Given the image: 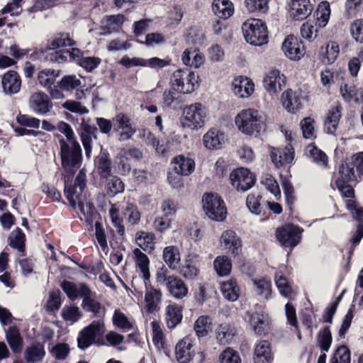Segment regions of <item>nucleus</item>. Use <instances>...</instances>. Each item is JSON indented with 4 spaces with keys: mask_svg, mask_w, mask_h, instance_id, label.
<instances>
[{
    "mask_svg": "<svg viewBox=\"0 0 363 363\" xmlns=\"http://www.w3.org/2000/svg\"><path fill=\"white\" fill-rule=\"evenodd\" d=\"M263 85L270 93H277L285 85V77L278 69H272L263 80Z\"/></svg>",
    "mask_w": 363,
    "mask_h": 363,
    "instance_id": "obj_19",
    "label": "nucleus"
},
{
    "mask_svg": "<svg viewBox=\"0 0 363 363\" xmlns=\"http://www.w3.org/2000/svg\"><path fill=\"white\" fill-rule=\"evenodd\" d=\"M123 15H112L106 16V23L103 26L101 35H106L118 32L123 24Z\"/></svg>",
    "mask_w": 363,
    "mask_h": 363,
    "instance_id": "obj_38",
    "label": "nucleus"
},
{
    "mask_svg": "<svg viewBox=\"0 0 363 363\" xmlns=\"http://www.w3.org/2000/svg\"><path fill=\"white\" fill-rule=\"evenodd\" d=\"M333 342L332 333L329 326L320 329L317 335V343L322 352L329 351Z\"/></svg>",
    "mask_w": 363,
    "mask_h": 363,
    "instance_id": "obj_39",
    "label": "nucleus"
},
{
    "mask_svg": "<svg viewBox=\"0 0 363 363\" xmlns=\"http://www.w3.org/2000/svg\"><path fill=\"white\" fill-rule=\"evenodd\" d=\"M172 164L174 165V171L180 175L188 176L191 174L195 169V162L194 160L186 157L184 155H178L173 158Z\"/></svg>",
    "mask_w": 363,
    "mask_h": 363,
    "instance_id": "obj_23",
    "label": "nucleus"
},
{
    "mask_svg": "<svg viewBox=\"0 0 363 363\" xmlns=\"http://www.w3.org/2000/svg\"><path fill=\"white\" fill-rule=\"evenodd\" d=\"M315 320V315L311 308H306L301 313V323L306 327L309 335L311 337L313 333V323Z\"/></svg>",
    "mask_w": 363,
    "mask_h": 363,
    "instance_id": "obj_58",
    "label": "nucleus"
},
{
    "mask_svg": "<svg viewBox=\"0 0 363 363\" xmlns=\"http://www.w3.org/2000/svg\"><path fill=\"white\" fill-rule=\"evenodd\" d=\"M6 342L14 353L21 352L23 347V340L16 326H10L5 330Z\"/></svg>",
    "mask_w": 363,
    "mask_h": 363,
    "instance_id": "obj_26",
    "label": "nucleus"
},
{
    "mask_svg": "<svg viewBox=\"0 0 363 363\" xmlns=\"http://www.w3.org/2000/svg\"><path fill=\"white\" fill-rule=\"evenodd\" d=\"M152 328V342L158 350H164V335L159 324L155 321L151 323Z\"/></svg>",
    "mask_w": 363,
    "mask_h": 363,
    "instance_id": "obj_57",
    "label": "nucleus"
},
{
    "mask_svg": "<svg viewBox=\"0 0 363 363\" xmlns=\"http://www.w3.org/2000/svg\"><path fill=\"white\" fill-rule=\"evenodd\" d=\"M70 348L67 343L58 342L50 349V352L57 360H64L69 354Z\"/></svg>",
    "mask_w": 363,
    "mask_h": 363,
    "instance_id": "obj_50",
    "label": "nucleus"
},
{
    "mask_svg": "<svg viewBox=\"0 0 363 363\" xmlns=\"http://www.w3.org/2000/svg\"><path fill=\"white\" fill-rule=\"evenodd\" d=\"M339 174L349 181H357L363 176V151L353 155L339 167Z\"/></svg>",
    "mask_w": 363,
    "mask_h": 363,
    "instance_id": "obj_9",
    "label": "nucleus"
},
{
    "mask_svg": "<svg viewBox=\"0 0 363 363\" xmlns=\"http://www.w3.org/2000/svg\"><path fill=\"white\" fill-rule=\"evenodd\" d=\"M206 111L200 103L185 106L180 118L181 125L184 128L198 130L204 125Z\"/></svg>",
    "mask_w": 363,
    "mask_h": 363,
    "instance_id": "obj_5",
    "label": "nucleus"
},
{
    "mask_svg": "<svg viewBox=\"0 0 363 363\" xmlns=\"http://www.w3.org/2000/svg\"><path fill=\"white\" fill-rule=\"evenodd\" d=\"M350 350L345 345L337 347L333 357H331L330 363H350Z\"/></svg>",
    "mask_w": 363,
    "mask_h": 363,
    "instance_id": "obj_47",
    "label": "nucleus"
},
{
    "mask_svg": "<svg viewBox=\"0 0 363 363\" xmlns=\"http://www.w3.org/2000/svg\"><path fill=\"white\" fill-rule=\"evenodd\" d=\"M57 74H55V71L54 69H43L38 74V81L39 83L49 89L52 86L55 80Z\"/></svg>",
    "mask_w": 363,
    "mask_h": 363,
    "instance_id": "obj_55",
    "label": "nucleus"
},
{
    "mask_svg": "<svg viewBox=\"0 0 363 363\" xmlns=\"http://www.w3.org/2000/svg\"><path fill=\"white\" fill-rule=\"evenodd\" d=\"M341 107L337 106L329 111L324 123V128L327 133L334 134L337 128L341 118Z\"/></svg>",
    "mask_w": 363,
    "mask_h": 363,
    "instance_id": "obj_32",
    "label": "nucleus"
},
{
    "mask_svg": "<svg viewBox=\"0 0 363 363\" xmlns=\"http://www.w3.org/2000/svg\"><path fill=\"white\" fill-rule=\"evenodd\" d=\"M62 107L72 113H79L80 115L89 112L86 107L83 106L80 102L74 100H67L62 104Z\"/></svg>",
    "mask_w": 363,
    "mask_h": 363,
    "instance_id": "obj_63",
    "label": "nucleus"
},
{
    "mask_svg": "<svg viewBox=\"0 0 363 363\" xmlns=\"http://www.w3.org/2000/svg\"><path fill=\"white\" fill-rule=\"evenodd\" d=\"M220 291L224 298L230 301H235L240 296V288L235 279L223 282Z\"/></svg>",
    "mask_w": 363,
    "mask_h": 363,
    "instance_id": "obj_35",
    "label": "nucleus"
},
{
    "mask_svg": "<svg viewBox=\"0 0 363 363\" xmlns=\"http://www.w3.org/2000/svg\"><path fill=\"white\" fill-rule=\"evenodd\" d=\"M113 323L118 328L123 330H130L132 328V325L126 315L117 310L115 311L113 316Z\"/></svg>",
    "mask_w": 363,
    "mask_h": 363,
    "instance_id": "obj_64",
    "label": "nucleus"
},
{
    "mask_svg": "<svg viewBox=\"0 0 363 363\" xmlns=\"http://www.w3.org/2000/svg\"><path fill=\"white\" fill-rule=\"evenodd\" d=\"M357 89L353 84L343 83L340 86V94L345 101H354L355 96L358 95Z\"/></svg>",
    "mask_w": 363,
    "mask_h": 363,
    "instance_id": "obj_61",
    "label": "nucleus"
},
{
    "mask_svg": "<svg viewBox=\"0 0 363 363\" xmlns=\"http://www.w3.org/2000/svg\"><path fill=\"white\" fill-rule=\"evenodd\" d=\"M357 182V181H349L340 176V178H338L336 180L335 184L342 196L351 199L354 196V191L352 186L348 184V183Z\"/></svg>",
    "mask_w": 363,
    "mask_h": 363,
    "instance_id": "obj_52",
    "label": "nucleus"
},
{
    "mask_svg": "<svg viewBox=\"0 0 363 363\" xmlns=\"http://www.w3.org/2000/svg\"><path fill=\"white\" fill-rule=\"evenodd\" d=\"M166 287L169 294L177 299L184 298L188 294V287L185 283L181 278L176 276L170 278Z\"/></svg>",
    "mask_w": 363,
    "mask_h": 363,
    "instance_id": "obj_27",
    "label": "nucleus"
},
{
    "mask_svg": "<svg viewBox=\"0 0 363 363\" xmlns=\"http://www.w3.org/2000/svg\"><path fill=\"white\" fill-rule=\"evenodd\" d=\"M220 242L234 257L238 256L241 252L242 240L235 231L232 230H225L221 235Z\"/></svg>",
    "mask_w": 363,
    "mask_h": 363,
    "instance_id": "obj_17",
    "label": "nucleus"
},
{
    "mask_svg": "<svg viewBox=\"0 0 363 363\" xmlns=\"http://www.w3.org/2000/svg\"><path fill=\"white\" fill-rule=\"evenodd\" d=\"M30 108L39 115H46L52 108L48 95L42 91L33 94L29 100Z\"/></svg>",
    "mask_w": 363,
    "mask_h": 363,
    "instance_id": "obj_14",
    "label": "nucleus"
},
{
    "mask_svg": "<svg viewBox=\"0 0 363 363\" xmlns=\"http://www.w3.org/2000/svg\"><path fill=\"white\" fill-rule=\"evenodd\" d=\"M107 194L109 196H114L124 191V184L120 178L112 176L107 182Z\"/></svg>",
    "mask_w": 363,
    "mask_h": 363,
    "instance_id": "obj_54",
    "label": "nucleus"
},
{
    "mask_svg": "<svg viewBox=\"0 0 363 363\" xmlns=\"http://www.w3.org/2000/svg\"><path fill=\"white\" fill-rule=\"evenodd\" d=\"M65 183V194L66 196L67 199L69 201L70 205L73 207H76V201L77 200L79 201L78 206L80 208L81 211H83L84 205L83 203L79 201V196L81 195V193H79V190L77 191V186H75L74 184H69V182Z\"/></svg>",
    "mask_w": 363,
    "mask_h": 363,
    "instance_id": "obj_42",
    "label": "nucleus"
},
{
    "mask_svg": "<svg viewBox=\"0 0 363 363\" xmlns=\"http://www.w3.org/2000/svg\"><path fill=\"white\" fill-rule=\"evenodd\" d=\"M155 236L152 233L138 231L135 234V241L138 245L144 251L150 253L155 249Z\"/></svg>",
    "mask_w": 363,
    "mask_h": 363,
    "instance_id": "obj_33",
    "label": "nucleus"
},
{
    "mask_svg": "<svg viewBox=\"0 0 363 363\" xmlns=\"http://www.w3.org/2000/svg\"><path fill=\"white\" fill-rule=\"evenodd\" d=\"M206 215L212 220L223 221L227 215L224 201L217 194H205L202 199Z\"/></svg>",
    "mask_w": 363,
    "mask_h": 363,
    "instance_id": "obj_7",
    "label": "nucleus"
},
{
    "mask_svg": "<svg viewBox=\"0 0 363 363\" xmlns=\"http://www.w3.org/2000/svg\"><path fill=\"white\" fill-rule=\"evenodd\" d=\"M339 45L336 42H330L319 51L320 59L325 64H332L339 55Z\"/></svg>",
    "mask_w": 363,
    "mask_h": 363,
    "instance_id": "obj_31",
    "label": "nucleus"
},
{
    "mask_svg": "<svg viewBox=\"0 0 363 363\" xmlns=\"http://www.w3.org/2000/svg\"><path fill=\"white\" fill-rule=\"evenodd\" d=\"M101 63V59L97 57H82L78 60L77 64L87 72H91Z\"/></svg>",
    "mask_w": 363,
    "mask_h": 363,
    "instance_id": "obj_62",
    "label": "nucleus"
},
{
    "mask_svg": "<svg viewBox=\"0 0 363 363\" xmlns=\"http://www.w3.org/2000/svg\"><path fill=\"white\" fill-rule=\"evenodd\" d=\"M191 340L185 337L177 342L175 346V356L179 363H189L192 359L193 352Z\"/></svg>",
    "mask_w": 363,
    "mask_h": 363,
    "instance_id": "obj_22",
    "label": "nucleus"
},
{
    "mask_svg": "<svg viewBox=\"0 0 363 363\" xmlns=\"http://www.w3.org/2000/svg\"><path fill=\"white\" fill-rule=\"evenodd\" d=\"M45 354L43 344L37 342L26 347L24 351V358L28 363H38L43 360Z\"/></svg>",
    "mask_w": 363,
    "mask_h": 363,
    "instance_id": "obj_25",
    "label": "nucleus"
},
{
    "mask_svg": "<svg viewBox=\"0 0 363 363\" xmlns=\"http://www.w3.org/2000/svg\"><path fill=\"white\" fill-rule=\"evenodd\" d=\"M212 10L218 18L227 19L233 15L234 8L229 0H213Z\"/></svg>",
    "mask_w": 363,
    "mask_h": 363,
    "instance_id": "obj_29",
    "label": "nucleus"
},
{
    "mask_svg": "<svg viewBox=\"0 0 363 363\" xmlns=\"http://www.w3.org/2000/svg\"><path fill=\"white\" fill-rule=\"evenodd\" d=\"M281 101L283 106L289 113H295L301 106V99L299 94L288 89L282 94Z\"/></svg>",
    "mask_w": 363,
    "mask_h": 363,
    "instance_id": "obj_28",
    "label": "nucleus"
},
{
    "mask_svg": "<svg viewBox=\"0 0 363 363\" xmlns=\"http://www.w3.org/2000/svg\"><path fill=\"white\" fill-rule=\"evenodd\" d=\"M239 130L247 135L260 133L265 128L262 117L257 110H242L237 115L235 120Z\"/></svg>",
    "mask_w": 363,
    "mask_h": 363,
    "instance_id": "obj_4",
    "label": "nucleus"
},
{
    "mask_svg": "<svg viewBox=\"0 0 363 363\" xmlns=\"http://www.w3.org/2000/svg\"><path fill=\"white\" fill-rule=\"evenodd\" d=\"M214 269L217 274L220 276H226L231 271V261L227 256H220L216 257L213 262Z\"/></svg>",
    "mask_w": 363,
    "mask_h": 363,
    "instance_id": "obj_46",
    "label": "nucleus"
},
{
    "mask_svg": "<svg viewBox=\"0 0 363 363\" xmlns=\"http://www.w3.org/2000/svg\"><path fill=\"white\" fill-rule=\"evenodd\" d=\"M307 149L313 162L322 167L327 166L328 160L324 152L314 145H309Z\"/></svg>",
    "mask_w": 363,
    "mask_h": 363,
    "instance_id": "obj_49",
    "label": "nucleus"
},
{
    "mask_svg": "<svg viewBox=\"0 0 363 363\" xmlns=\"http://www.w3.org/2000/svg\"><path fill=\"white\" fill-rule=\"evenodd\" d=\"M232 86L234 94L240 98L248 97L254 91L253 82L247 77L235 78Z\"/></svg>",
    "mask_w": 363,
    "mask_h": 363,
    "instance_id": "obj_24",
    "label": "nucleus"
},
{
    "mask_svg": "<svg viewBox=\"0 0 363 363\" xmlns=\"http://www.w3.org/2000/svg\"><path fill=\"white\" fill-rule=\"evenodd\" d=\"M199 76L190 68L179 69L174 72L171 82L174 89L184 94H189L195 90Z\"/></svg>",
    "mask_w": 363,
    "mask_h": 363,
    "instance_id": "obj_6",
    "label": "nucleus"
},
{
    "mask_svg": "<svg viewBox=\"0 0 363 363\" xmlns=\"http://www.w3.org/2000/svg\"><path fill=\"white\" fill-rule=\"evenodd\" d=\"M242 30L245 40L252 45L261 46L268 42L267 26L260 19H247L243 23Z\"/></svg>",
    "mask_w": 363,
    "mask_h": 363,
    "instance_id": "obj_2",
    "label": "nucleus"
},
{
    "mask_svg": "<svg viewBox=\"0 0 363 363\" xmlns=\"http://www.w3.org/2000/svg\"><path fill=\"white\" fill-rule=\"evenodd\" d=\"M137 267L140 269L143 274L145 281L149 280L150 273L149 270L150 260L148 257L143 253L140 249L135 248L133 251Z\"/></svg>",
    "mask_w": 363,
    "mask_h": 363,
    "instance_id": "obj_34",
    "label": "nucleus"
},
{
    "mask_svg": "<svg viewBox=\"0 0 363 363\" xmlns=\"http://www.w3.org/2000/svg\"><path fill=\"white\" fill-rule=\"evenodd\" d=\"M97 133L98 129L96 126L85 123L84 120L82 119V122L78 129V133L80 136L84 148L85 155L87 158L91 157L93 139H97Z\"/></svg>",
    "mask_w": 363,
    "mask_h": 363,
    "instance_id": "obj_13",
    "label": "nucleus"
},
{
    "mask_svg": "<svg viewBox=\"0 0 363 363\" xmlns=\"http://www.w3.org/2000/svg\"><path fill=\"white\" fill-rule=\"evenodd\" d=\"M91 290L87 284H83L81 286V297L83 298L82 303V309L89 313H91L96 318H103L105 315L106 310L97 300L90 297Z\"/></svg>",
    "mask_w": 363,
    "mask_h": 363,
    "instance_id": "obj_11",
    "label": "nucleus"
},
{
    "mask_svg": "<svg viewBox=\"0 0 363 363\" xmlns=\"http://www.w3.org/2000/svg\"><path fill=\"white\" fill-rule=\"evenodd\" d=\"M162 257L164 262L172 269H174L176 265L180 260V255L178 248L174 246H167L164 248Z\"/></svg>",
    "mask_w": 363,
    "mask_h": 363,
    "instance_id": "obj_43",
    "label": "nucleus"
},
{
    "mask_svg": "<svg viewBox=\"0 0 363 363\" xmlns=\"http://www.w3.org/2000/svg\"><path fill=\"white\" fill-rule=\"evenodd\" d=\"M166 321L169 328H174L182 320L180 308L177 304H170L166 308Z\"/></svg>",
    "mask_w": 363,
    "mask_h": 363,
    "instance_id": "obj_37",
    "label": "nucleus"
},
{
    "mask_svg": "<svg viewBox=\"0 0 363 363\" xmlns=\"http://www.w3.org/2000/svg\"><path fill=\"white\" fill-rule=\"evenodd\" d=\"M220 363H241V359L238 352L230 347L223 350L220 356Z\"/></svg>",
    "mask_w": 363,
    "mask_h": 363,
    "instance_id": "obj_59",
    "label": "nucleus"
},
{
    "mask_svg": "<svg viewBox=\"0 0 363 363\" xmlns=\"http://www.w3.org/2000/svg\"><path fill=\"white\" fill-rule=\"evenodd\" d=\"M1 86L5 94L12 95L17 94L21 89V80L15 71H9L4 74Z\"/></svg>",
    "mask_w": 363,
    "mask_h": 363,
    "instance_id": "obj_21",
    "label": "nucleus"
},
{
    "mask_svg": "<svg viewBox=\"0 0 363 363\" xmlns=\"http://www.w3.org/2000/svg\"><path fill=\"white\" fill-rule=\"evenodd\" d=\"M104 332L105 325L102 320L91 322L79 332L77 337L78 347L84 350L93 344L98 346L106 344L103 339L99 338L104 335Z\"/></svg>",
    "mask_w": 363,
    "mask_h": 363,
    "instance_id": "obj_3",
    "label": "nucleus"
},
{
    "mask_svg": "<svg viewBox=\"0 0 363 363\" xmlns=\"http://www.w3.org/2000/svg\"><path fill=\"white\" fill-rule=\"evenodd\" d=\"M303 229L293 223L284 224L276 230V238L284 247L294 249L301 240Z\"/></svg>",
    "mask_w": 363,
    "mask_h": 363,
    "instance_id": "obj_8",
    "label": "nucleus"
},
{
    "mask_svg": "<svg viewBox=\"0 0 363 363\" xmlns=\"http://www.w3.org/2000/svg\"><path fill=\"white\" fill-rule=\"evenodd\" d=\"M74 44V40L69 38L68 33H60L55 36L52 40L48 41L44 48L37 49L32 55H37V57H40L41 55L48 50H54L61 47L72 46Z\"/></svg>",
    "mask_w": 363,
    "mask_h": 363,
    "instance_id": "obj_16",
    "label": "nucleus"
},
{
    "mask_svg": "<svg viewBox=\"0 0 363 363\" xmlns=\"http://www.w3.org/2000/svg\"><path fill=\"white\" fill-rule=\"evenodd\" d=\"M61 313L62 318L67 322L75 323L82 317V313L77 306H65Z\"/></svg>",
    "mask_w": 363,
    "mask_h": 363,
    "instance_id": "obj_51",
    "label": "nucleus"
},
{
    "mask_svg": "<svg viewBox=\"0 0 363 363\" xmlns=\"http://www.w3.org/2000/svg\"><path fill=\"white\" fill-rule=\"evenodd\" d=\"M224 140V133L216 129H211L208 131L203 138L206 147L211 150L220 148Z\"/></svg>",
    "mask_w": 363,
    "mask_h": 363,
    "instance_id": "obj_30",
    "label": "nucleus"
},
{
    "mask_svg": "<svg viewBox=\"0 0 363 363\" xmlns=\"http://www.w3.org/2000/svg\"><path fill=\"white\" fill-rule=\"evenodd\" d=\"M312 10L309 0H291L289 13L294 20L302 21L311 14Z\"/></svg>",
    "mask_w": 363,
    "mask_h": 363,
    "instance_id": "obj_15",
    "label": "nucleus"
},
{
    "mask_svg": "<svg viewBox=\"0 0 363 363\" xmlns=\"http://www.w3.org/2000/svg\"><path fill=\"white\" fill-rule=\"evenodd\" d=\"M96 162L100 176L103 178H108L111 172V160L108 157V153H101Z\"/></svg>",
    "mask_w": 363,
    "mask_h": 363,
    "instance_id": "obj_44",
    "label": "nucleus"
},
{
    "mask_svg": "<svg viewBox=\"0 0 363 363\" xmlns=\"http://www.w3.org/2000/svg\"><path fill=\"white\" fill-rule=\"evenodd\" d=\"M124 216L126 217L128 223L132 225H136L140 220V213L137 206L133 203H128L124 208Z\"/></svg>",
    "mask_w": 363,
    "mask_h": 363,
    "instance_id": "obj_56",
    "label": "nucleus"
},
{
    "mask_svg": "<svg viewBox=\"0 0 363 363\" xmlns=\"http://www.w3.org/2000/svg\"><path fill=\"white\" fill-rule=\"evenodd\" d=\"M209 323V317L201 315L194 323V330L199 337H203L208 335L207 325Z\"/></svg>",
    "mask_w": 363,
    "mask_h": 363,
    "instance_id": "obj_60",
    "label": "nucleus"
},
{
    "mask_svg": "<svg viewBox=\"0 0 363 363\" xmlns=\"http://www.w3.org/2000/svg\"><path fill=\"white\" fill-rule=\"evenodd\" d=\"M61 165L65 172L63 179L65 182L71 181L76 171L82 162V150L78 141L69 144L64 138L59 140Z\"/></svg>",
    "mask_w": 363,
    "mask_h": 363,
    "instance_id": "obj_1",
    "label": "nucleus"
},
{
    "mask_svg": "<svg viewBox=\"0 0 363 363\" xmlns=\"http://www.w3.org/2000/svg\"><path fill=\"white\" fill-rule=\"evenodd\" d=\"M162 293L160 289L152 288L147 291L145 295V301L146 303V311L149 313L154 312L157 308V305L160 301Z\"/></svg>",
    "mask_w": 363,
    "mask_h": 363,
    "instance_id": "obj_40",
    "label": "nucleus"
},
{
    "mask_svg": "<svg viewBox=\"0 0 363 363\" xmlns=\"http://www.w3.org/2000/svg\"><path fill=\"white\" fill-rule=\"evenodd\" d=\"M57 84L61 89L70 91L79 86L81 81L75 75H65Z\"/></svg>",
    "mask_w": 363,
    "mask_h": 363,
    "instance_id": "obj_53",
    "label": "nucleus"
},
{
    "mask_svg": "<svg viewBox=\"0 0 363 363\" xmlns=\"http://www.w3.org/2000/svg\"><path fill=\"white\" fill-rule=\"evenodd\" d=\"M250 323L255 333L257 335H265L269 330V315L262 311L251 313Z\"/></svg>",
    "mask_w": 363,
    "mask_h": 363,
    "instance_id": "obj_18",
    "label": "nucleus"
},
{
    "mask_svg": "<svg viewBox=\"0 0 363 363\" xmlns=\"http://www.w3.org/2000/svg\"><path fill=\"white\" fill-rule=\"evenodd\" d=\"M281 48L285 55L291 60H299L305 54L303 43L293 35L286 38Z\"/></svg>",
    "mask_w": 363,
    "mask_h": 363,
    "instance_id": "obj_12",
    "label": "nucleus"
},
{
    "mask_svg": "<svg viewBox=\"0 0 363 363\" xmlns=\"http://www.w3.org/2000/svg\"><path fill=\"white\" fill-rule=\"evenodd\" d=\"M271 159L277 167L284 164H290L294 159V150L291 144H288L281 149H274L271 152Z\"/></svg>",
    "mask_w": 363,
    "mask_h": 363,
    "instance_id": "obj_20",
    "label": "nucleus"
},
{
    "mask_svg": "<svg viewBox=\"0 0 363 363\" xmlns=\"http://www.w3.org/2000/svg\"><path fill=\"white\" fill-rule=\"evenodd\" d=\"M85 283H80L77 285L75 283L64 280L62 281L60 286L67 297L72 300H76L79 296L81 297V286Z\"/></svg>",
    "mask_w": 363,
    "mask_h": 363,
    "instance_id": "obj_45",
    "label": "nucleus"
},
{
    "mask_svg": "<svg viewBox=\"0 0 363 363\" xmlns=\"http://www.w3.org/2000/svg\"><path fill=\"white\" fill-rule=\"evenodd\" d=\"M9 245L17 250L21 253V256L25 255V241L26 235L23 233L22 230L19 228H16L13 230L9 237Z\"/></svg>",
    "mask_w": 363,
    "mask_h": 363,
    "instance_id": "obj_36",
    "label": "nucleus"
},
{
    "mask_svg": "<svg viewBox=\"0 0 363 363\" xmlns=\"http://www.w3.org/2000/svg\"><path fill=\"white\" fill-rule=\"evenodd\" d=\"M232 186L238 191L245 192L251 189L256 182V177L247 168L234 169L230 174Z\"/></svg>",
    "mask_w": 363,
    "mask_h": 363,
    "instance_id": "obj_10",
    "label": "nucleus"
},
{
    "mask_svg": "<svg viewBox=\"0 0 363 363\" xmlns=\"http://www.w3.org/2000/svg\"><path fill=\"white\" fill-rule=\"evenodd\" d=\"M255 286L256 294L264 299H269L272 294V284L270 280L267 279H252Z\"/></svg>",
    "mask_w": 363,
    "mask_h": 363,
    "instance_id": "obj_41",
    "label": "nucleus"
},
{
    "mask_svg": "<svg viewBox=\"0 0 363 363\" xmlns=\"http://www.w3.org/2000/svg\"><path fill=\"white\" fill-rule=\"evenodd\" d=\"M262 196L249 194L246 199V205L250 211L255 215H261L264 211V205L260 203Z\"/></svg>",
    "mask_w": 363,
    "mask_h": 363,
    "instance_id": "obj_48",
    "label": "nucleus"
}]
</instances>
